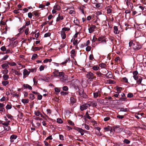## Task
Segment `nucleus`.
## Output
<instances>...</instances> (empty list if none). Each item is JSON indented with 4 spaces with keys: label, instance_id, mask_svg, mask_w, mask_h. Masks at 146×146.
Returning <instances> with one entry per match:
<instances>
[{
    "label": "nucleus",
    "instance_id": "f257e3e1",
    "mask_svg": "<svg viewBox=\"0 0 146 146\" xmlns=\"http://www.w3.org/2000/svg\"><path fill=\"white\" fill-rule=\"evenodd\" d=\"M129 46H132L134 50H139L142 47L141 45L138 42L132 40L129 42Z\"/></svg>",
    "mask_w": 146,
    "mask_h": 146
},
{
    "label": "nucleus",
    "instance_id": "f03ea898",
    "mask_svg": "<svg viewBox=\"0 0 146 146\" xmlns=\"http://www.w3.org/2000/svg\"><path fill=\"white\" fill-rule=\"evenodd\" d=\"M113 128V129H112L111 127L109 126H108L107 127H104V129L107 131H110L111 132H112V130H113L115 132H118V131H117V130L119 129V127L117 126H114Z\"/></svg>",
    "mask_w": 146,
    "mask_h": 146
},
{
    "label": "nucleus",
    "instance_id": "7ed1b4c3",
    "mask_svg": "<svg viewBox=\"0 0 146 146\" xmlns=\"http://www.w3.org/2000/svg\"><path fill=\"white\" fill-rule=\"evenodd\" d=\"M86 76L87 78L90 79V81H92L94 79L95 80L96 78L95 76H94V74L90 72H87Z\"/></svg>",
    "mask_w": 146,
    "mask_h": 146
},
{
    "label": "nucleus",
    "instance_id": "20e7f679",
    "mask_svg": "<svg viewBox=\"0 0 146 146\" xmlns=\"http://www.w3.org/2000/svg\"><path fill=\"white\" fill-rule=\"evenodd\" d=\"M61 76L62 78L60 79V81L64 83H68L69 81H68V76L64 74V73L63 72V74Z\"/></svg>",
    "mask_w": 146,
    "mask_h": 146
},
{
    "label": "nucleus",
    "instance_id": "39448f33",
    "mask_svg": "<svg viewBox=\"0 0 146 146\" xmlns=\"http://www.w3.org/2000/svg\"><path fill=\"white\" fill-rule=\"evenodd\" d=\"M78 93L80 96L84 98H86L88 96L86 93H84V90L83 89H79L78 91Z\"/></svg>",
    "mask_w": 146,
    "mask_h": 146
},
{
    "label": "nucleus",
    "instance_id": "423d86ee",
    "mask_svg": "<svg viewBox=\"0 0 146 146\" xmlns=\"http://www.w3.org/2000/svg\"><path fill=\"white\" fill-rule=\"evenodd\" d=\"M53 74H55V75L56 76L58 77H61V76L63 74V72H59L58 70L55 69L54 71L52 73Z\"/></svg>",
    "mask_w": 146,
    "mask_h": 146
},
{
    "label": "nucleus",
    "instance_id": "0eeeda50",
    "mask_svg": "<svg viewBox=\"0 0 146 146\" xmlns=\"http://www.w3.org/2000/svg\"><path fill=\"white\" fill-rule=\"evenodd\" d=\"M74 129L80 133L82 135H84V130L82 128L76 127L74 128Z\"/></svg>",
    "mask_w": 146,
    "mask_h": 146
},
{
    "label": "nucleus",
    "instance_id": "6e6552de",
    "mask_svg": "<svg viewBox=\"0 0 146 146\" xmlns=\"http://www.w3.org/2000/svg\"><path fill=\"white\" fill-rule=\"evenodd\" d=\"M30 73V72H29V71H28L27 69H24L23 72V78H25L27 76L29 75Z\"/></svg>",
    "mask_w": 146,
    "mask_h": 146
},
{
    "label": "nucleus",
    "instance_id": "1a4fd4ad",
    "mask_svg": "<svg viewBox=\"0 0 146 146\" xmlns=\"http://www.w3.org/2000/svg\"><path fill=\"white\" fill-rule=\"evenodd\" d=\"M96 27L95 25H92L88 29L89 33H91L94 32Z\"/></svg>",
    "mask_w": 146,
    "mask_h": 146
},
{
    "label": "nucleus",
    "instance_id": "9d476101",
    "mask_svg": "<svg viewBox=\"0 0 146 146\" xmlns=\"http://www.w3.org/2000/svg\"><path fill=\"white\" fill-rule=\"evenodd\" d=\"M137 28L140 29V31L145 30L146 29V25L145 24H141L139 25V26Z\"/></svg>",
    "mask_w": 146,
    "mask_h": 146
},
{
    "label": "nucleus",
    "instance_id": "9b49d317",
    "mask_svg": "<svg viewBox=\"0 0 146 146\" xmlns=\"http://www.w3.org/2000/svg\"><path fill=\"white\" fill-rule=\"evenodd\" d=\"M88 108V106L86 104L80 106V108L81 111H83L84 110H86Z\"/></svg>",
    "mask_w": 146,
    "mask_h": 146
},
{
    "label": "nucleus",
    "instance_id": "f8f14e48",
    "mask_svg": "<svg viewBox=\"0 0 146 146\" xmlns=\"http://www.w3.org/2000/svg\"><path fill=\"white\" fill-rule=\"evenodd\" d=\"M42 47H34L33 46L31 48V50L33 51H35L37 50H39L42 48Z\"/></svg>",
    "mask_w": 146,
    "mask_h": 146
},
{
    "label": "nucleus",
    "instance_id": "ddd939ff",
    "mask_svg": "<svg viewBox=\"0 0 146 146\" xmlns=\"http://www.w3.org/2000/svg\"><path fill=\"white\" fill-rule=\"evenodd\" d=\"M23 86L24 88L25 89H28L30 90H32V88L30 85L28 84H24L23 85Z\"/></svg>",
    "mask_w": 146,
    "mask_h": 146
},
{
    "label": "nucleus",
    "instance_id": "4468645a",
    "mask_svg": "<svg viewBox=\"0 0 146 146\" xmlns=\"http://www.w3.org/2000/svg\"><path fill=\"white\" fill-rule=\"evenodd\" d=\"M17 136L15 135H12L10 137V141L11 142H13L14 141L13 140L17 138Z\"/></svg>",
    "mask_w": 146,
    "mask_h": 146
},
{
    "label": "nucleus",
    "instance_id": "2eb2a0df",
    "mask_svg": "<svg viewBox=\"0 0 146 146\" xmlns=\"http://www.w3.org/2000/svg\"><path fill=\"white\" fill-rule=\"evenodd\" d=\"M61 35L62 38L63 39H64L66 38V34L64 31H61Z\"/></svg>",
    "mask_w": 146,
    "mask_h": 146
},
{
    "label": "nucleus",
    "instance_id": "dca6fc26",
    "mask_svg": "<svg viewBox=\"0 0 146 146\" xmlns=\"http://www.w3.org/2000/svg\"><path fill=\"white\" fill-rule=\"evenodd\" d=\"M114 33L115 34H118L119 33V32L118 30V29L117 28V27L116 26H114Z\"/></svg>",
    "mask_w": 146,
    "mask_h": 146
},
{
    "label": "nucleus",
    "instance_id": "f3484780",
    "mask_svg": "<svg viewBox=\"0 0 146 146\" xmlns=\"http://www.w3.org/2000/svg\"><path fill=\"white\" fill-rule=\"evenodd\" d=\"M64 17L63 16H61L60 14H58V17L56 19V21L57 22L59 21L60 20H62L63 19Z\"/></svg>",
    "mask_w": 146,
    "mask_h": 146
},
{
    "label": "nucleus",
    "instance_id": "a211bd4d",
    "mask_svg": "<svg viewBox=\"0 0 146 146\" xmlns=\"http://www.w3.org/2000/svg\"><path fill=\"white\" fill-rule=\"evenodd\" d=\"M70 103L72 104H74L76 102V99L74 97H71L70 98Z\"/></svg>",
    "mask_w": 146,
    "mask_h": 146
},
{
    "label": "nucleus",
    "instance_id": "6ab92c4d",
    "mask_svg": "<svg viewBox=\"0 0 146 146\" xmlns=\"http://www.w3.org/2000/svg\"><path fill=\"white\" fill-rule=\"evenodd\" d=\"M8 63L7 64L5 63L1 65L3 69H6L7 68H9V66H8Z\"/></svg>",
    "mask_w": 146,
    "mask_h": 146
},
{
    "label": "nucleus",
    "instance_id": "aec40b11",
    "mask_svg": "<svg viewBox=\"0 0 146 146\" xmlns=\"http://www.w3.org/2000/svg\"><path fill=\"white\" fill-rule=\"evenodd\" d=\"M39 11L38 10L35 11L33 12L32 13L36 16L37 17H39L40 13H38Z\"/></svg>",
    "mask_w": 146,
    "mask_h": 146
},
{
    "label": "nucleus",
    "instance_id": "412c9836",
    "mask_svg": "<svg viewBox=\"0 0 146 146\" xmlns=\"http://www.w3.org/2000/svg\"><path fill=\"white\" fill-rule=\"evenodd\" d=\"M143 79V78L141 76H139V78L137 80V83L138 84H141V81Z\"/></svg>",
    "mask_w": 146,
    "mask_h": 146
},
{
    "label": "nucleus",
    "instance_id": "4be33fe9",
    "mask_svg": "<svg viewBox=\"0 0 146 146\" xmlns=\"http://www.w3.org/2000/svg\"><path fill=\"white\" fill-rule=\"evenodd\" d=\"M54 9L57 10H59L60 9V7L58 5H56L54 6Z\"/></svg>",
    "mask_w": 146,
    "mask_h": 146
},
{
    "label": "nucleus",
    "instance_id": "5701e85b",
    "mask_svg": "<svg viewBox=\"0 0 146 146\" xmlns=\"http://www.w3.org/2000/svg\"><path fill=\"white\" fill-rule=\"evenodd\" d=\"M74 22L76 25L78 26H80L79 25L80 22L79 20L78 19H76V20H74Z\"/></svg>",
    "mask_w": 146,
    "mask_h": 146
},
{
    "label": "nucleus",
    "instance_id": "b1692460",
    "mask_svg": "<svg viewBox=\"0 0 146 146\" xmlns=\"http://www.w3.org/2000/svg\"><path fill=\"white\" fill-rule=\"evenodd\" d=\"M123 142L126 144H129L130 143L131 141L128 139H125L123 141Z\"/></svg>",
    "mask_w": 146,
    "mask_h": 146
},
{
    "label": "nucleus",
    "instance_id": "393cba45",
    "mask_svg": "<svg viewBox=\"0 0 146 146\" xmlns=\"http://www.w3.org/2000/svg\"><path fill=\"white\" fill-rule=\"evenodd\" d=\"M92 68L94 70H97L100 69V67L96 65L92 67Z\"/></svg>",
    "mask_w": 146,
    "mask_h": 146
},
{
    "label": "nucleus",
    "instance_id": "a878e982",
    "mask_svg": "<svg viewBox=\"0 0 146 146\" xmlns=\"http://www.w3.org/2000/svg\"><path fill=\"white\" fill-rule=\"evenodd\" d=\"M88 112H90V111H88L87 110L86 111V113L85 115H86V117L87 118L90 119L91 118V117L90 116H89V115Z\"/></svg>",
    "mask_w": 146,
    "mask_h": 146
},
{
    "label": "nucleus",
    "instance_id": "bb28decb",
    "mask_svg": "<svg viewBox=\"0 0 146 146\" xmlns=\"http://www.w3.org/2000/svg\"><path fill=\"white\" fill-rule=\"evenodd\" d=\"M21 101L24 104H27L29 103V100L28 99H23Z\"/></svg>",
    "mask_w": 146,
    "mask_h": 146
},
{
    "label": "nucleus",
    "instance_id": "cd10ccee",
    "mask_svg": "<svg viewBox=\"0 0 146 146\" xmlns=\"http://www.w3.org/2000/svg\"><path fill=\"white\" fill-rule=\"evenodd\" d=\"M90 104L93 107H96L97 106V103L96 102H91Z\"/></svg>",
    "mask_w": 146,
    "mask_h": 146
},
{
    "label": "nucleus",
    "instance_id": "c85d7f7f",
    "mask_svg": "<svg viewBox=\"0 0 146 146\" xmlns=\"http://www.w3.org/2000/svg\"><path fill=\"white\" fill-rule=\"evenodd\" d=\"M100 92V91L98 90L97 92L94 93L93 94L94 97L95 98H97L98 96V93Z\"/></svg>",
    "mask_w": 146,
    "mask_h": 146
},
{
    "label": "nucleus",
    "instance_id": "c756f323",
    "mask_svg": "<svg viewBox=\"0 0 146 146\" xmlns=\"http://www.w3.org/2000/svg\"><path fill=\"white\" fill-rule=\"evenodd\" d=\"M106 76L109 78H111L112 77V75L111 72H108Z\"/></svg>",
    "mask_w": 146,
    "mask_h": 146
},
{
    "label": "nucleus",
    "instance_id": "7c9ffc66",
    "mask_svg": "<svg viewBox=\"0 0 146 146\" xmlns=\"http://www.w3.org/2000/svg\"><path fill=\"white\" fill-rule=\"evenodd\" d=\"M38 56L37 54H34L32 57L31 59L32 60H34Z\"/></svg>",
    "mask_w": 146,
    "mask_h": 146
},
{
    "label": "nucleus",
    "instance_id": "2f4dec72",
    "mask_svg": "<svg viewBox=\"0 0 146 146\" xmlns=\"http://www.w3.org/2000/svg\"><path fill=\"white\" fill-rule=\"evenodd\" d=\"M9 83V82L7 81H4L2 82V84L4 86H6Z\"/></svg>",
    "mask_w": 146,
    "mask_h": 146
},
{
    "label": "nucleus",
    "instance_id": "473e14b6",
    "mask_svg": "<svg viewBox=\"0 0 146 146\" xmlns=\"http://www.w3.org/2000/svg\"><path fill=\"white\" fill-rule=\"evenodd\" d=\"M3 77L5 80H6L9 78V76L7 74L4 75Z\"/></svg>",
    "mask_w": 146,
    "mask_h": 146
},
{
    "label": "nucleus",
    "instance_id": "72a5a7b5",
    "mask_svg": "<svg viewBox=\"0 0 146 146\" xmlns=\"http://www.w3.org/2000/svg\"><path fill=\"white\" fill-rule=\"evenodd\" d=\"M120 111H129V109L127 108H121Z\"/></svg>",
    "mask_w": 146,
    "mask_h": 146
},
{
    "label": "nucleus",
    "instance_id": "f704fd0d",
    "mask_svg": "<svg viewBox=\"0 0 146 146\" xmlns=\"http://www.w3.org/2000/svg\"><path fill=\"white\" fill-rule=\"evenodd\" d=\"M28 70H29V72H31L33 73L35 72L36 71V68L29 69Z\"/></svg>",
    "mask_w": 146,
    "mask_h": 146
},
{
    "label": "nucleus",
    "instance_id": "c9c22d12",
    "mask_svg": "<svg viewBox=\"0 0 146 146\" xmlns=\"http://www.w3.org/2000/svg\"><path fill=\"white\" fill-rule=\"evenodd\" d=\"M105 37L104 36H101L99 37V38L98 39V41H101L102 42V40H103V39Z\"/></svg>",
    "mask_w": 146,
    "mask_h": 146
},
{
    "label": "nucleus",
    "instance_id": "e433bc0d",
    "mask_svg": "<svg viewBox=\"0 0 146 146\" xmlns=\"http://www.w3.org/2000/svg\"><path fill=\"white\" fill-rule=\"evenodd\" d=\"M99 65L100 67L103 68H105L106 66V64L103 63L100 64Z\"/></svg>",
    "mask_w": 146,
    "mask_h": 146
},
{
    "label": "nucleus",
    "instance_id": "4c0bfd02",
    "mask_svg": "<svg viewBox=\"0 0 146 146\" xmlns=\"http://www.w3.org/2000/svg\"><path fill=\"white\" fill-rule=\"evenodd\" d=\"M29 98L31 100H33L35 98V95L33 94H30Z\"/></svg>",
    "mask_w": 146,
    "mask_h": 146
},
{
    "label": "nucleus",
    "instance_id": "58836bf2",
    "mask_svg": "<svg viewBox=\"0 0 146 146\" xmlns=\"http://www.w3.org/2000/svg\"><path fill=\"white\" fill-rule=\"evenodd\" d=\"M57 122L59 123H63V121L60 118H58L57 119Z\"/></svg>",
    "mask_w": 146,
    "mask_h": 146
},
{
    "label": "nucleus",
    "instance_id": "ea45409f",
    "mask_svg": "<svg viewBox=\"0 0 146 146\" xmlns=\"http://www.w3.org/2000/svg\"><path fill=\"white\" fill-rule=\"evenodd\" d=\"M67 122L71 125H74V123L70 120H68Z\"/></svg>",
    "mask_w": 146,
    "mask_h": 146
},
{
    "label": "nucleus",
    "instance_id": "a19ab883",
    "mask_svg": "<svg viewBox=\"0 0 146 146\" xmlns=\"http://www.w3.org/2000/svg\"><path fill=\"white\" fill-rule=\"evenodd\" d=\"M62 31H68L70 30V29L68 27H64L62 28Z\"/></svg>",
    "mask_w": 146,
    "mask_h": 146
},
{
    "label": "nucleus",
    "instance_id": "79ce46f5",
    "mask_svg": "<svg viewBox=\"0 0 146 146\" xmlns=\"http://www.w3.org/2000/svg\"><path fill=\"white\" fill-rule=\"evenodd\" d=\"M133 96V94L132 93H129L127 94V97L129 98H131Z\"/></svg>",
    "mask_w": 146,
    "mask_h": 146
},
{
    "label": "nucleus",
    "instance_id": "37998d69",
    "mask_svg": "<svg viewBox=\"0 0 146 146\" xmlns=\"http://www.w3.org/2000/svg\"><path fill=\"white\" fill-rule=\"evenodd\" d=\"M62 90L64 91H67L68 90V87L66 86H64L62 87Z\"/></svg>",
    "mask_w": 146,
    "mask_h": 146
},
{
    "label": "nucleus",
    "instance_id": "c03bdc74",
    "mask_svg": "<svg viewBox=\"0 0 146 146\" xmlns=\"http://www.w3.org/2000/svg\"><path fill=\"white\" fill-rule=\"evenodd\" d=\"M122 80L125 83H128V79L126 77H124L122 78Z\"/></svg>",
    "mask_w": 146,
    "mask_h": 146
},
{
    "label": "nucleus",
    "instance_id": "a18cd8bd",
    "mask_svg": "<svg viewBox=\"0 0 146 146\" xmlns=\"http://www.w3.org/2000/svg\"><path fill=\"white\" fill-rule=\"evenodd\" d=\"M4 128L5 130L7 131L11 129L10 127L8 125L6 126V127H4Z\"/></svg>",
    "mask_w": 146,
    "mask_h": 146
},
{
    "label": "nucleus",
    "instance_id": "49530a36",
    "mask_svg": "<svg viewBox=\"0 0 146 146\" xmlns=\"http://www.w3.org/2000/svg\"><path fill=\"white\" fill-rule=\"evenodd\" d=\"M5 62H7V63H8V64L11 65V66H15L16 65V63L15 62H12L11 63H10L9 62H7V61H6Z\"/></svg>",
    "mask_w": 146,
    "mask_h": 146
},
{
    "label": "nucleus",
    "instance_id": "de8ad7c7",
    "mask_svg": "<svg viewBox=\"0 0 146 146\" xmlns=\"http://www.w3.org/2000/svg\"><path fill=\"white\" fill-rule=\"evenodd\" d=\"M51 33H45L44 35V37H49L50 36Z\"/></svg>",
    "mask_w": 146,
    "mask_h": 146
},
{
    "label": "nucleus",
    "instance_id": "09e8293b",
    "mask_svg": "<svg viewBox=\"0 0 146 146\" xmlns=\"http://www.w3.org/2000/svg\"><path fill=\"white\" fill-rule=\"evenodd\" d=\"M54 90L56 92L59 93L60 91V89L59 88H55Z\"/></svg>",
    "mask_w": 146,
    "mask_h": 146
},
{
    "label": "nucleus",
    "instance_id": "8fccbe9b",
    "mask_svg": "<svg viewBox=\"0 0 146 146\" xmlns=\"http://www.w3.org/2000/svg\"><path fill=\"white\" fill-rule=\"evenodd\" d=\"M42 96L39 93V94H38L37 99L38 100H41L42 99Z\"/></svg>",
    "mask_w": 146,
    "mask_h": 146
},
{
    "label": "nucleus",
    "instance_id": "3c124183",
    "mask_svg": "<svg viewBox=\"0 0 146 146\" xmlns=\"http://www.w3.org/2000/svg\"><path fill=\"white\" fill-rule=\"evenodd\" d=\"M61 94L62 95L64 96L67 95L68 94V93L66 92H64V91H62L60 92Z\"/></svg>",
    "mask_w": 146,
    "mask_h": 146
},
{
    "label": "nucleus",
    "instance_id": "603ef678",
    "mask_svg": "<svg viewBox=\"0 0 146 146\" xmlns=\"http://www.w3.org/2000/svg\"><path fill=\"white\" fill-rule=\"evenodd\" d=\"M129 5H130V7L131 9V11H132L133 8V4L132 3H131L130 2H129Z\"/></svg>",
    "mask_w": 146,
    "mask_h": 146
},
{
    "label": "nucleus",
    "instance_id": "864d4df0",
    "mask_svg": "<svg viewBox=\"0 0 146 146\" xmlns=\"http://www.w3.org/2000/svg\"><path fill=\"white\" fill-rule=\"evenodd\" d=\"M94 59L93 55L92 54H91L90 55L89 57V59L90 60H92Z\"/></svg>",
    "mask_w": 146,
    "mask_h": 146
},
{
    "label": "nucleus",
    "instance_id": "5fc2aeb1",
    "mask_svg": "<svg viewBox=\"0 0 146 146\" xmlns=\"http://www.w3.org/2000/svg\"><path fill=\"white\" fill-rule=\"evenodd\" d=\"M91 49V47L90 46H88L86 48V50L87 51L89 52L90 51Z\"/></svg>",
    "mask_w": 146,
    "mask_h": 146
},
{
    "label": "nucleus",
    "instance_id": "6e6d98bb",
    "mask_svg": "<svg viewBox=\"0 0 146 146\" xmlns=\"http://www.w3.org/2000/svg\"><path fill=\"white\" fill-rule=\"evenodd\" d=\"M122 88L121 87H118L117 88L116 90L117 92H120L122 90Z\"/></svg>",
    "mask_w": 146,
    "mask_h": 146
},
{
    "label": "nucleus",
    "instance_id": "4d7b16f0",
    "mask_svg": "<svg viewBox=\"0 0 146 146\" xmlns=\"http://www.w3.org/2000/svg\"><path fill=\"white\" fill-rule=\"evenodd\" d=\"M11 108V105L9 104H7L6 107V108L7 109H10Z\"/></svg>",
    "mask_w": 146,
    "mask_h": 146
},
{
    "label": "nucleus",
    "instance_id": "13d9d810",
    "mask_svg": "<svg viewBox=\"0 0 146 146\" xmlns=\"http://www.w3.org/2000/svg\"><path fill=\"white\" fill-rule=\"evenodd\" d=\"M133 76H137V75L138 74V72L137 70L134 71L133 72Z\"/></svg>",
    "mask_w": 146,
    "mask_h": 146
},
{
    "label": "nucleus",
    "instance_id": "bf43d9fd",
    "mask_svg": "<svg viewBox=\"0 0 146 146\" xmlns=\"http://www.w3.org/2000/svg\"><path fill=\"white\" fill-rule=\"evenodd\" d=\"M0 49L3 51H4L6 50V48L5 46L1 47Z\"/></svg>",
    "mask_w": 146,
    "mask_h": 146
},
{
    "label": "nucleus",
    "instance_id": "052dcab7",
    "mask_svg": "<svg viewBox=\"0 0 146 146\" xmlns=\"http://www.w3.org/2000/svg\"><path fill=\"white\" fill-rule=\"evenodd\" d=\"M35 115L37 116H39L41 114V113L38 111L35 112Z\"/></svg>",
    "mask_w": 146,
    "mask_h": 146
},
{
    "label": "nucleus",
    "instance_id": "680f3d73",
    "mask_svg": "<svg viewBox=\"0 0 146 146\" xmlns=\"http://www.w3.org/2000/svg\"><path fill=\"white\" fill-rule=\"evenodd\" d=\"M44 143L46 146H50V145L48 144V142L46 141H44Z\"/></svg>",
    "mask_w": 146,
    "mask_h": 146
},
{
    "label": "nucleus",
    "instance_id": "e2e57ef3",
    "mask_svg": "<svg viewBox=\"0 0 146 146\" xmlns=\"http://www.w3.org/2000/svg\"><path fill=\"white\" fill-rule=\"evenodd\" d=\"M117 118L120 119H122L124 118V116L123 115H118L117 116Z\"/></svg>",
    "mask_w": 146,
    "mask_h": 146
},
{
    "label": "nucleus",
    "instance_id": "0e129e2a",
    "mask_svg": "<svg viewBox=\"0 0 146 146\" xmlns=\"http://www.w3.org/2000/svg\"><path fill=\"white\" fill-rule=\"evenodd\" d=\"M9 56L8 55H6L4 56V57L2 59V60H5Z\"/></svg>",
    "mask_w": 146,
    "mask_h": 146
},
{
    "label": "nucleus",
    "instance_id": "69168bd1",
    "mask_svg": "<svg viewBox=\"0 0 146 146\" xmlns=\"http://www.w3.org/2000/svg\"><path fill=\"white\" fill-rule=\"evenodd\" d=\"M69 13L71 14H74L75 12L73 10H70L68 11Z\"/></svg>",
    "mask_w": 146,
    "mask_h": 146
},
{
    "label": "nucleus",
    "instance_id": "338daca9",
    "mask_svg": "<svg viewBox=\"0 0 146 146\" xmlns=\"http://www.w3.org/2000/svg\"><path fill=\"white\" fill-rule=\"evenodd\" d=\"M32 13H31V12H29L28 13V17L29 18H32V15H33Z\"/></svg>",
    "mask_w": 146,
    "mask_h": 146
},
{
    "label": "nucleus",
    "instance_id": "774afa93",
    "mask_svg": "<svg viewBox=\"0 0 146 146\" xmlns=\"http://www.w3.org/2000/svg\"><path fill=\"white\" fill-rule=\"evenodd\" d=\"M23 113H21L20 115H18V117H19V118L20 119H22V118L23 117Z\"/></svg>",
    "mask_w": 146,
    "mask_h": 146
}]
</instances>
